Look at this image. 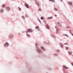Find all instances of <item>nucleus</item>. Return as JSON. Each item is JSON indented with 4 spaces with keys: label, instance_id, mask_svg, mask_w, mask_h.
I'll return each mask as SVG.
<instances>
[{
    "label": "nucleus",
    "instance_id": "f257e3e1",
    "mask_svg": "<svg viewBox=\"0 0 73 73\" xmlns=\"http://www.w3.org/2000/svg\"><path fill=\"white\" fill-rule=\"evenodd\" d=\"M27 32L29 33V32H32L33 30L31 29H27Z\"/></svg>",
    "mask_w": 73,
    "mask_h": 73
},
{
    "label": "nucleus",
    "instance_id": "f03ea898",
    "mask_svg": "<svg viewBox=\"0 0 73 73\" xmlns=\"http://www.w3.org/2000/svg\"><path fill=\"white\" fill-rule=\"evenodd\" d=\"M4 46H9V43L7 42L5 43L4 45Z\"/></svg>",
    "mask_w": 73,
    "mask_h": 73
},
{
    "label": "nucleus",
    "instance_id": "7ed1b4c3",
    "mask_svg": "<svg viewBox=\"0 0 73 73\" xmlns=\"http://www.w3.org/2000/svg\"><path fill=\"white\" fill-rule=\"evenodd\" d=\"M35 3L36 5L38 6V5H40V3H39V2L37 1H35Z\"/></svg>",
    "mask_w": 73,
    "mask_h": 73
},
{
    "label": "nucleus",
    "instance_id": "20e7f679",
    "mask_svg": "<svg viewBox=\"0 0 73 73\" xmlns=\"http://www.w3.org/2000/svg\"><path fill=\"white\" fill-rule=\"evenodd\" d=\"M25 5L27 8H29V5L28 4L26 3L25 4Z\"/></svg>",
    "mask_w": 73,
    "mask_h": 73
},
{
    "label": "nucleus",
    "instance_id": "39448f33",
    "mask_svg": "<svg viewBox=\"0 0 73 73\" xmlns=\"http://www.w3.org/2000/svg\"><path fill=\"white\" fill-rule=\"evenodd\" d=\"M63 68L64 69H68V67H66V66L64 65L63 66Z\"/></svg>",
    "mask_w": 73,
    "mask_h": 73
},
{
    "label": "nucleus",
    "instance_id": "423d86ee",
    "mask_svg": "<svg viewBox=\"0 0 73 73\" xmlns=\"http://www.w3.org/2000/svg\"><path fill=\"white\" fill-rule=\"evenodd\" d=\"M9 37V38H13V36L12 35H10Z\"/></svg>",
    "mask_w": 73,
    "mask_h": 73
},
{
    "label": "nucleus",
    "instance_id": "0eeeda50",
    "mask_svg": "<svg viewBox=\"0 0 73 73\" xmlns=\"http://www.w3.org/2000/svg\"><path fill=\"white\" fill-rule=\"evenodd\" d=\"M0 11L1 13H3V12H4V9H1L0 10Z\"/></svg>",
    "mask_w": 73,
    "mask_h": 73
},
{
    "label": "nucleus",
    "instance_id": "6e6552de",
    "mask_svg": "<svg viewBox=\"0 0 73 73\" xmlns=\"http://www.w3.org/2000/svg\"><path fill=\"white\" fill-rule=\"evenodd\" d=\"M37 51L38 52H39V53H40V52H41V50L40 49H39L37 50Z\"/></svg>",
    "mask_w": 73,
    "mask_h": 73
},
{
    "label": "nucleus",
    "instance_id": "1a4fd4ad",
    "mask_svg": "<svg viewBox=\"0 0 73 73\" xmlns=\"http://www.w3.org/2000/svg\"><path fill=\"white\" fill-rule=\"evenodd\" d=\"M69 4H70V5H73V4L71 2H70L68 3Z\"/></svg>",
    "mask_w": 73,
    "mask_h": 73
},
{
    "label": "nucleus",
    "instance_id": "9d476101",
    "mask_svg": "<svg viewBox=\"0 0 73 73\" xmlns=\"http://www.w3.org/2000/svg\"><path fill=\"white\" fill-rule=\"evenodd\" d=\"M6 9L7 11H9V10H10V8H9V7H6Z\"/></svg>",
    "mask_w": 73,
    "mask_h": 73
},
{
    "label": "nucleus",
    "instance_id": "9b49d317",
    "mask_svg": "<svg viewBox=\"0 0 73 73\" xmlns=\"http://www.w3.org/2000/svg\"><path fill=\"white\" fill-rule=\"evenodd\" d=\"M41 49H42V50H45V48H44V47H43L42 46H41Z\"/></svg>",
    "mask_w": 73,
    "mask_h": 73
},
{
    "label": "nucleus",
    "instance_id": "f8f14e48",
    "mask_svg": "<svg viewBox=\"0 0 73 73\" xmlns=\"http://www.w3.org/2000/svg\"><path fill=\"white\" fill-rule=\"evenodd\" d=\"M2 8H4V7H5V5L4 4H3L2 5Z\"/></svg>",
    "mask_w": 73,
    "mask_h": 73
},
{
    "label": "nucleus",
    "instance_id": "ddd939ff",
    "mask_svg": "<svg viewBox=\"0 0 73 73\" xmlns=\"http://www.w3.org/2000/svg\"><path fill=\"white\" fill-rule=\"evenodd\" d=\"M46 26L47 29H49V26H48V25L47 24H46Z\"/></svg>",
    "mask_w": 73,
    "mask_h": 73
},
{
    "label": "nucleus",
    "instance_id": "4468645a",
    "mask_svg": "<svg viewBox=\"0 0 73 73\" xmlns=\"http://www.w3.org/2000/svg\"><path fill=\"white\" fill-rule=\"evenodd\" d=\"M49 1H51L52 2H55V1H54V0H49Z\"/></svg>",
    "mask_w": 73,
    "mask_h": 73
},
{
    "label": "nucleus",
    "instance_id": "2eb2a0df",
    "mask_svg": "<svg viewBox=\"0 0 73 73\" xmlns=\"http://www.w3.org/2000/svg\"><path fill=\"white\" fill-rule=\"evenodd\" d=\"M52 17H48V19H52Z\"/></svg>",
    "mask_w": 73,
    "mask_h": 73
},
{
    "label": "nucleus",
    "instance_id": "dca6fc26",
    "mask_svg": "<svg viewBox=\"0 0 73 73\" xmlns=\"http://www.w3.org/2000/svg\"><path fill=\"white\" fill-rule=\"evenodd\" d=\"M54 10L55 11H58V9H57L56 8H54Z\"/></svg>",
    "mask_w": 73,
    "mask_h": 73
},
{
    "label": "nucleus",
    "instance_id": "f3484780",
    "mask_svg": "<svg viewBox=\"0 0 73 73\" xmlns=\"http://www.w3.org/2000/svg\"><path fill=\"white\" fill-rule=\"evenodd\" d=\"M68 53H69V54H72V52H68Z\"/></svg>",
    "mask_w": 73,
    "mask_h": 73
},
{
    "label": "nucleus",
    "instance_id": "a211bd4d",
    "mask_svg": "<svg viewBox=\"0 0 73 73\" xmlns=\"http://www.w3.org/2000/svg\"><path fill=\"white\" fill-rule=\"evenodd\" d=\"M27 36H28V37H31V36H30V35L28 34H27Z\"/></svg>",
    "mask_w": 73,
    "mask_h": 73
},
{
    "label": "nucleus",
    "instance_id": "6ab92c4d",
    "mask_svg": "<svg viewBox=\"0 0 73 73\" xmlns=\"http://www.w3.org/2000/svg\"><path fill=\"white\" fill-rule=\"evenodd\" d=\"M35 29H38V26H36L35 27Z\"/></svg>",
    "mask_w": 73,
    "mask_h": 73
},
{
    "label": "nucleus",
    "instance_id": "aec40b11",
    "mask_svg": "<svg viewBox=\"0 0 73 73\" xmlns=\"http://www.w3.org/2000/svg\"><path fill=\"white\" fill-rule=\"evenodd\" d=\"M40 19H41V20H44V18H43L42 17H41Z\"/></svg>",
    "mask_w": 73,
    "mask_h": 73
},
{
    "label": "nucleus",
    "instance_id": "412c9836",
    "mask_svg": "<svg viewBox=\"0 0 73 73\" xmlns=\"http://www.w3.org/2000/svg\"><path fill=\"white\" fill-rule=\"evenodd\" d=\"M58 32V29H57L56 32V33H57V32Z\"/></svg>",
    "mask_w": 73,
    "mask_h": 73
},
{
    "label": "nucleus",
    "instance_id": "4be33fe9",
    "mask_svg": "<svg viewBox=\"0 0 73 73\" xmlns=\"http://www.w3.org/2000/svg\"><path fill=\"white\" fill-rule=\"evenodd\" d=\"M60 24V22H58L57 23V24H58V25H59V24Z\"/></svg>",
    "mask_w": 73,
    "mask_h": 73
},
{
    "label": "nucleus",
    "instance_id": "5701e85b",
    "mask_svg": "<svg viewBox=\"0 0 73 73\" xmlns=\"http://www.w3.org/2000/svg\"><path fill=\"white\" fill-rule=\"evenodd\" d=\"M63 36H68L67 34L63 35Z\"/></svg>",
    "mask_w": 73,
    "mask_h": 73
},
{
    "label": "nucleus",
    "instance_id": "b1692460",
    "mask_svg": "<svg viewBox=\"0 0 73 73\" xmlns=\"http://www.w3.org/2000/svg\"><path fill=\"white\" fill-rule=\"evenodd\" d=\"M60 46H61V47H63V45L62 44H60Z\"/></svg>",
    "mask_w": 73,
    "mask_h": 73
},
{
    "label": "nucleus",
    "instance_id": "393cba45",
    "mask_svg": "<svg viewBox=\"0 0 73 73\" xmlns=\"http://www.w3.org/2000/svg\"><path fill=\"white\" fill-rule=\"evenodd\" d=\"M72 31V30H70L69 31V32L70 33L72 34V32H71V31Z\"/></svg>",
    "mask_w": 73,
    "mask_h": 73
},
{
    "label": "nucleus",
    "instance_id": "a878e982",
    "mask_svg": "<svg viewBox=\"0 0 73 73\" xmlns=\"http://www.w3.org/2000/svg\"><path fill=\"white\" fill-rule=\"evenodd\" d=\"M64 45H68V43H66L64 44Z\"/></svg>",
    "mask_w": 73,
    "mask_h": 73
},
{
    "label": "nucleus",
    "instance_id": "bb28decb",
    "mask_svg": "<svg viewBox=\"0 0 73 73\" xmlns=\"http://www.w3.org/2000/svg\"><path fill=\"white\" fill-rule=\"evenodd\" d=\"M18 9L19 10H20V11H21V8L19 7H18Z\"/></svg>",
    "mask_w": 73,
    "mask_h": 73
},
{
    "label": "nucleus",
    "instance_id": "cd10ccee",
    "mask_svg": "<svg viewBox=\"0 0 73 73\" xmlns=\"http://www.w3.org/2000/svg\"><path fill=\"white\" fill-rule=\"evenodd\" d=\"M55 28L56 29H58V28H57V26H56L55 27Z\"/></svg>",
    "mask_w": 73,
    "mask_h": 73
},
{
    "label": "nucleus",
    "instance_id": "c85d7f7f",
    "mask_svg": "<svg viewBox=\"0 0 73 73\" xmlns=\"http://www.w3.org/2000/svg\"><path fill=\"white\" fill-rule=\"evenodd\" d=\"M59 27H62V25H59Z\"/></svg>",
    "mask_w": 73,
    "mask_h": 73
},
{
    "label": "nucleus",
    "instance_id": "c756f323",
    "mask_svg": "<svg viewBox=\"0 0 73 73\" xmlns=\"http://www.w3.org/2000/svg\"><path fill=\"white\" fill-rule=\"evenodd\" d=\"M65 48L66 49H68V47H65Z\"/></svg>",
    "mask_w": 73,
    "mask_h": 73
},
{
    "label": "nucleus",
    "instance_id": "7c9ffc66",
    "mask_svg": "<svg viewBox=\"0 0 73 73\" xmlns=\"http://www.w3.org/2000/svg\"><path fill=\"white\" fill-rule=\"evenodd\" d=\"M38 10L39 11H41V9H38Z\"/></svg>",
    "mask_w": 73,
    "mask_h": 73
},
{
    "label": "nucleus",
    "instance_id": "2f4dec72",
    "mask_svg": "<svg viewBox=\"0 0 73 73\" xmlns=\"http://www.w3.org/2000/svg\"><path fill=\"white\" fill-rule=\"evenodd\" d=\"M38 21H39L40 23V20H39V19H38Z\"/></svg>",
    "mask_w": 73,
    "mask_h": 73
},
{
    "label": "nucleus",
    "instance_id": "473e14b6",
    "mask_svg": "<svg viewBox=\"0 0 73 73\" xmlns=\"http://www.w3.org/2000/svg\"><path fill=\"white\" fill-rule=\"evenodd\" d=\"M54 55L55 56V55L57 56V54H54Z\"/></svg>",
    "mask_w": 73,
    "mask_h": 73
},
{
    "label": "nucleus",
    "instance_id": "72a5a7b5",
    "mask_svg": "<svg viewBox=\"0 0 73 73\" xmlns=\"http://www.w3.org/2000/svg\"><path fill=\"white\" fill-rule=\"evenodd\" d=\"M71 64H72V65L73 66V63H71Z\"/></svg>",
    "mask_w": 73,
    "mask_h": 73
},
{
    "label": "nucleus",
    "instance_id": "f704fd0d",
    "mask_svg": "<svg viewBox=\"0 0 73 73\" xmlns=\"http://www.w3.org/2000/svg\"><path fill=\"white\" fill-rule=\"evenodd\" d=\"M26 32L27 33H28V31H26Z\"/></svg>",
    "mask_w": 73,
    "mask_h": 73
},
{
    "label": "nucleus",
    "instance_id": "c9c22d12",
    "mask_svg": "<svg viewBox=\"0 0 73 73\" xmlns=\"http://www.w3.org/2000/svg\"><path fill=\"white\" fill-rule=\"evenodd\" d=\"M70 28V27H67L68 28Z\"/></svg>",
    "mask_w": 73,
    "mask_h": 73
},
{
    "label": "nucleus",
    "instance_id": "e433bc0d",
    "mask_svg": "<svg viewBox=\"0 0 73 73\" xmlns=\"http://www.w3.org/2000/svg\"><path fill=\"white\" fill-rule=\"evenodd\" d=\"M71 35H72V36H73V34H71Z\"/></svg>",
    "mask_w": 73,
    "mask_h": 73
},
{
    "label": "nucleus",
    "instance_id": "4c0bfd02",
    "mask_svg": "<svg viewBox=\"0 0 73 73\" xmlns=\"http://www.w3.org/2000/svg\"><path fill=\"white\" fill-rule=\"evenodd\" d=\"M55 16H57V15H55Z\"/></svg>",
    "mask_w": 73,
    "mask_h": 73
},
{
    "label": "nucleus",
    "instance_id": "58836bf2",
    "mask_svg": "<svg viewBox=\"0 0 73 73\" xmlns=\"http://www.w3.org/2000/svg\"><path fill=\"white\" fill-rule=\"evenodd\" d=\"M44 22H45V21H44Z\"/></svg>",
    "mask_w": 73,
    "mask_h": 73
},
{
    "label": "nucleus",
    "instance_id": "ea45409f",
    "mask_svg": "<svg viewBox=\"0 0 73 73\" xmlns=\"http://www.w3.org/2000/svg\"><path fill=\"white\" fill-rule=\"evenodd\" d=\"M23 18H24V17L23 16Z\"/></svg>",
    "mask_w": 73,
    "mask_h": 73
},
{
    "label": "nucleus",
    "instance_id": "a19ab883",
    "mask_svg": "<svg viewBox=\"0 0 73 73\" xmlns=\"http://www.w3.org/2000/svg\"><path fill=\"white\" fill-rule=\"evenodd\" d=\"M66 73H68V72H66Z\"/></svg>",
    "mask_w": 73,
    "mask_h": 73
}]
</instances>
